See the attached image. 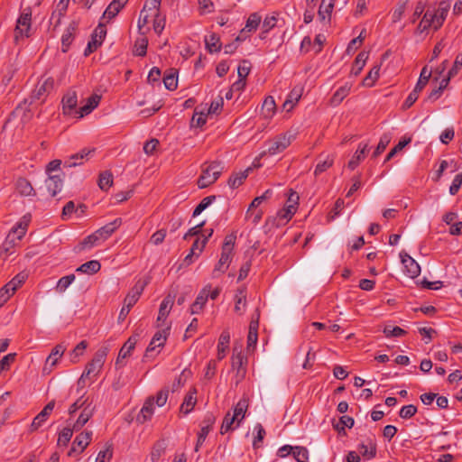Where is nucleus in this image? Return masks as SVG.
<instances>
[{"label": "nucleus", "mask_w": 462, "mask_h": 462, "mask_svg": "<svg viewBox=\"0 0 462 462\" xmlns=\"http://www.w3.org/2000/svg\"><path fill=\"white\" fill-rule=\"evenodd\" d=\"M236 238V236L233 234L228 235L225 237V241L222 245L220 258L213 270V277H217L218 273H224L226 271L231 262V255L234 249Z\"/></svg>", "instance_id": "nucleus-1"}, {"label": "nucleus", "mask_w": 462, "mask_h": 462, "mask_svg": "<svg viewBox=\"0 0 462 462\" xmlns=\"http://www.w3.org/2000/svg\"><path fill=\"white\" fill-rule=\"evenodd\" d=\"M223 169L222 163L218 162H212L208 165H203L201 174L197 182L198 187L204 189L215 183L220 177Z\"/></svg>", "instance_id": "nucleus-2"}, {"label": "nucleus", "mask_w": 462, "mask_h": 462, "mask_svg": "<svg viewBox=\"0 0 462 462\" xmlns=\"http://www.w3.org/2000/svg\"><path fill=\"white\" fill-rule=\"evenodd\" d=\"M32 34V12L25 9L22 12L16 21L14 28V41L15 44H19L24 39L29 38Z\"/></svg>", "instance_id": "nucleus-3"}, {"label": "nucleus", "mask_w": 462, "mask_h": 462, "mask_svg": "<svg viewBox=\"0 0 462 462\" xmlns=\"http://www.w3.org/2000/svg\"><path fill=\"white\" fill-rule=\"evenodd\" d=\"M108 353L107 346L100 347L94 355L92 360L87 364L86 368L83 372L84 377L90 378V383H94L98 374L100 373L106 356Z\"/></svg>", "instance_id": "nucleus-4"}, {"label": "nucleus", "mask_w": 462, "mask_h": 462, "mask_svg": "<svg viewBox=\"0 0 462 462\" xmlns=\"http://www.w3.org/2000/svg\"><path fill=\"white\" fill-rule=\"evenodd\" d=\"M294 136L285 133L275 136L265 143L266 150L263 153L268 155H276L286 150L291 143Z\"/></svg>", "instance_id": "nucleus-5"}, {"label": "nucleus", "mask_w": 462, "mask_h": 462, "mask_svg": "<svg viewBox=\"0 0 462 462\" xmlns=\"http://www.w3.org/2000/svg\"><path fill=\"white\" fill-rule=\"evenodd\" d=\"M299 196L295 191L291 190L288 198L289 205L279 210L275 217V225L277 226H284L295 214L296 205L298 204Z\"/></svg>", "instance_id": "nucleus-6"}, {"label": "nucleus", "mask_w": 462, "mask_h": 462, "mask_svg": "<svg viewBox=\"0 0 462 462\" xmlns=\"http://www.w3.org/2000/svg\"><path fill=\"white\" fill-rule=\"evenodd\" d=\"M216 421V417L213 413L208 412L202 422H201V428L199 432L198 433V439L195 446V451L198 452L200 448V447L203 445L207 436L208 435L209 431L211 430L214 423Z\"/></svg>", "instance_id": "nucleus-7"}, {"label": "nucleus", "mask_w": 462, "mask_h": 462, "mask_svg": "<svg viewBox=\"0 0 462 462\" xmlns=\"http://www.w3.org/2000/svg\"><path fill=\"white\" fill-rule=\"evenodd\" d=\"M62 110L64 115L72 116L74 115L76 117L79 116V109H77L78 106V95L74 89H69L67 93L63 96L62 100Z\"/></svg>", "instance_id": "nucleus-8"}, {"label": "nucleus", "mask_w": 462, "mask_h": 462, "mask_svg": "<svg viewBox=\"0 0 462 462\" xmlns=\"http://www.w3.org/2000/svg\"><path fill=\"white\" fill-rule=\"evenodd\" d=\"M175 298V294L169 293L162 301L156 319V325L158 328L163 327L164 322L166 321V319L174 304Z\"/></svg>", "instance_id": "nucleus-9"}, {"label": "nucleus", "mask_w": 462, "mask_h": 462, "mask_svg": "<svg viewBox=\"0 0 462 462\" xmlns=\"http://www.w3.org/2000/svg\"><path fill=\"white\" fill-rule=\"evenodd\" d=\"M247 359L242 353V351L236 352V348L233 350L232 356V367L236 370V383L244 379L246 370L245 365H246Z\"/></svg>", "instance_id": "nucleus-10"}, {"label": "nucleus", "mask_w": 462, "mask_h": 462, "mask_svg": "<svg viewBox=\"0 0 462 462\" xmlns=\"http://www.w3.org/2000/svg\"><path fill=\"white\" fill-rule=\"evenodd\" d=\"M29 219L23 217L9 232L6 237V245L20 241L25 235Z\"/></svg>", "instance_id": "nucleus-11"}, {"label": "nucleus", "mask_w": 462, "mask_h": 462, "mask_svg": "<svg viewBox=\"0 0 462 462\" xmlns=\"http://www.w3.org/2000/svg\"><path fill=\"white\" fill-rule=\"evenodd\" d=\"M95 152V149H82L80 152L71 155L68 160H65L63 166L65 168H72L82 165L85 161H88L89 156Z\"/></svg>", "instance_id": "nucleus-12"}, {"label": "nucleus", "mask_w": 462, "mask_h": 462, "mask_svg": "<svg viewBox=\"0 0 462 462\" xmlns=\"http://www.w3.org/2000/svg\"><path fill=\"white\" fill-rule=\"evenodd\" d=\"M170 329H171V325H168L165 328H162L161 330L157 331L153 335L148 347L146 348V356L149 353L154 351L156 347H162L164 346V344L167 340V337L169 336Z\"/></svg>", "instance_id": "nucleus-13"}, {"label": "nucleus", "mask_w": 462, "mask_h": 462, "mask_svg": "<svg viewBox=\"0 0 462 462\" xmlns=\"http://www.w3.org/2000/svg\"><path fill=\"white\" fill-rule=\"evenodd\" d=\"M92 431H84L79 434L72 444L70 450L69 451V456H71L74 452H83L84 449L88 446L91 441Z\"/></svg>", "instance_id": "nucleus-14"}, {"label": "nucleus", "mask_w": 462, "mask_h": 462, "mask_svg": "<svg viewBox=\"0 0 462 462\" xmlns=\"http://www.w3.org/2000/svg\"><path fill=\"white\" fill-rule=\"evenodd\" d=\"M402 263H403L407 273L411 277H417L420 273V267L419 263L411 257L407 253L402 252L400 254Z\"/></svg>", "instance_id": "nucleus-15"}, {"label": "nucleus", "mask_w": 462, "mask_h": 462, "mask_svg": "<svg viewBox=\"0 0 462 462\" xmlns=\"http://www.w3.org/2000/svg\"><path fill=\"white\" fill-rule=\"evenodd\" d=\"M92 402H93L91 400L88 403L86 404V406H84L79 418L72 425L73 429L76 431L79 430L93 416L94 411H95V406L92 405Z\"/></svg>", "instance_id": "nucleus-16"}, {"label": "nucleus", "mask_w": 462, "mask_h": 462, "mask_svg": "<svg viewBox=\"0 0 462 462\" xmlns=\"http://www.w3.org/2000/svg\"><path fill=\"white\" fill-rule=\"evenodd\" d=\"M146 285L145 282H137L133 289L128 292L125 298L124 304L132 308L139 300L143 289Z\"/></svg>", "instance_id": "nucleus-17"}, {"label": "nucleus", "mask_w": 462, "mask_h": 462, "mask_svg": "<svg viewBox=\"0 0 462 462\" xmlns=\"http://www.w3.org/2000/svg\"><path fill=\"white\" fill-rule=\"evenodd\" d=\"M127 2L128 0H113L105 10L102 19H106V22L114 19L125 7Z\"/></svg>", "instance_id": "nucleus-18"}, {"label": "nucleus", "mask_w": 462, "mask_h": 462, "mask_svg": "<svg viewBox=\"0 0 462 462\" xmlns=\"http://www.w3.org/2000/svg\"><path fill=\"white\" fill-rule=\"evenodd\" d=\"M139 337L140 334L134 333L128 338V340L124 344L119 351L116 364L121 362L122 359H125L130 356L131 352L134 349Z\"/></svg>", "instance_id": "nucleus-19"}, {"label": "nucleus", "mask_w": 462, "mask_h": 462, "mask_svg": "<svg viewBox=\"0 0 462 462\" xmlns=\"http://www.w3.org/2000/svg\"><path fill=\"white\" fill-rule=\"evenodd\" d=\"M211 288L210 284L206 285L199 293L197 296L195 301L190 307V313L191 314H198L206 304L208 299V289Z\"/></svg>", "instance_id": "nucleus-20"}, {"label": "nucleus", "mask_w": 462, "mask_h": 462, "mask_svg": "<svg viewBox=\"0 0 462 462\" xmlns=\"http://www.w3.org/2000/svg\"><path fill=\"white\" fill-rule=\"evenodd\" d=\"M45 184L51 196L54 197L60 192L63 187V179L60 175H48Z\"/></svg>", "instance_id": "nucleus-21"}, {"label": "nucleus", "mask_w": 462, "mask_h": 462, "mask_svg": "<svg viewBox=\"0 0 462 462\" xmlns=\"http://www.w3.org/2000/svg\"><path fill=\"white\" fill-rule=\"evenodd\" d=\"M53 86L54 80L51 78H47L42 82H39L33 91L32 98L37 100L42 99L53 88Z\"/></svg>", "instance_id": "nucleus-22"}, {"label": "nucleus", "mask_w": 462, "mask_h": 462, "mask_svg": "<svg viewBox=\"0 0 462 462\" xmlns=\"http://www.w3.org/2000/svg\"><path fill=\"white\" fill-rule=\"evenodd\" d=\"M122 225L121 218H116L114 221L105 225L96 231L99 240L107 239L120 226Z\"/></svg>", "instance_id": "nucleus-23"}, {"label": "nucleus", "mask_w": 462, "mask_h": 462, "mask_svg": "<svg viewBox=\"0 0 462 462\" xmlns=\"http://www.w3.org/2000/svg\"><path fill=\"white\" fill-rule=\"evenodd\" d=\"M154 412V401L153 398H148L143 403L139 414L137 415L136 420L139 423H144L149 420Z\"/></svg>", "instance_id": "nucleus-24"}, {"label": "nucleus", "mask_w": 462, "mask_h": 462, "mask_svg": "<svg viewBox=\"0 0 462 462\" xmlns=\"http://www.w3.org/2000/svg\"><path fill=\"white\" fill-rule=\"evenodd\" d=\"M246 309V289L240 287L237 289L235 295V312L238 315H243Z\"/></svg>", "instance_id": "nucleus-25"}, {"label": "nucleus", "mask_w": 462, "mask_h": 462, "mask_svg": "<svg viewBox=\"0 0 462 462\" xmlns=\"http://www.w3.org/2000/svg\"><path fill=\"white\" fill-rule=\"evenodd\" d=\"M100 99V96L97 94L91 95L87 99V103L79 109L78 118H82L84 116L90 114L98 106Z\"/></svg>", "instance_id": "nucleus-26"}, {"label": "nucleus", "mask_w": 462, "mask_h": 462, "mask_svg": "<svg viewBox=\"0 0 462 462\" xmlns=\"http://www.w3.org/2000/svg\"><path fill=\"white\" fill-rule=\"evenodd\" d=\"M78 28V23L76 22H71L67 27L61 37V44H62V51H68L70 44L73 42L75 32Z\"/></svg>", "instance_id": "nucleus-27"}, {"label": "nucleus", "mask_w": 462, "mask_h": 462, "mask_svg": "<svg viewBox=\"0 0 462 462\" xmlns=\"http://www.w3.org/2000/svg\"><path fill=\"white\" fill-rule=\"evenodd\" d=\"M359 452L360 454L367 459L373 458L376 455V443L375 440L372 438H368L366 439V443H362L359 445Z\"/></svg>", "instance_id": "nucleus-28"}, {"label": "nucleus", "mask_w": 462, "mask_h": 462, "mask_svg": "<svg viewBox=\"0 0 462 462\" xmlns=\"http://www.w3.org/2000/svg\"><path fill=\"white\" fill-rule=\"evenodd\" d=\"M230 334L227 329H225L218 339L217 343V359L222 360L226 356V352L229 347Z\"/></svg>", "instance_id": "nucleus-29"}, {"label": "nucleus", "mask_w": 462, "mask_h": 462, "mask_svg": "<svg viewBox=\"0 0 462 462\" xmlns=\"http://www.w3.org/2000/svg\"><path fill=\"white\" fill-rule=\"evenodd\" d=\"M352 88V84L346 82L340 87L331 97L330 104L334 106H338L345 97L348 96Z\"/></svg>", "instance_id": "nucleus-30"}, {"label": "nucleus", "mask_w": 462, "mask_h": 462, "mask_svg": "<svg viewBox=\"0 0 462 462\" xmlns=\"http://www.w3.org/2000/svg\"><path fill=\"white\" fill-rule=\"evenodd\" d=\"M197 389L192 388L185 396L184 401L180 406V411L184 414L189 413L193 409L197 402Z\"/></svg>", "instance_id": "nucleus-31"}, {"label": "nucleus", "mask_w": 462, "mask_h": 462, "mask_svg": "<svg viewBox=\"0 0 462 462\" xmlns=\"http://www.w3.org/2000/svg\"><path fill=\"white\" fill-rule=\"evenodd\" d=\"M248 408V400L242 398L235 406L232 416L236 420V427H238L241 421L245 416V412Z\"/></svg>", "instance_id": "nucleus-32"}, {"label": "nucleus", "mask_w": 462, "mask_h": 462, "mask_svg": "<svg viewBox=\"0 0 462 462\" xmlns=\"http://www.w3.org/2000/svg\"><path fill=\"white\" fill-rule=\"evenodd\" d=\"M18 193L22 196H34L35 191L31 182L25 178H19L15 183Z\"/></svg>", "instance_id": "nucleus-33"}, {"label": "nucleus", "mask_w": 462, "mask_h": 462, "mask_svg": "<svg viewBox=\"0 0 462 462\" xmlns=\"http://www.w3.org/2000/svg\"><path fill=\"white\" fill-rule=\"evenodd\" d=\"M368 52L361 51L357 54L351 69V75L357 76L365 65L368 59Z\"/></svg>", "instance_id": "nucleus-34"}, {"label": "nucleus", "mask_w": 462, "mask_h": 462, "mask_svg": "<svg viewBox=\"0 0 462 462\" xmlns=\"http://www.w3.org/2000/svg\"><path fill=\"white\" fill-rule=\"evenodd\" d=\"M367 146L368 145L366 143L364 144L363 146L361 143L359 144L358 149L356 150L351 160L348 162L347 166L349 169L355 170L358 166L360 162L365 158V152L367 151Z\"/></svg>", "instance_id": "nucleus-35"}, {"label": "nucleus", "mask_w": 462, "mask_h": 462, "mask_svg": "<svg viewBox=\"0 0 462 462\" xmlns=\"http://www.w3.org/2000/svg\"><path fill=\"white\" fill-rule=\"evenodd\" d=\"M275 109H276V105H275L274 98L271 96L267 97L263 100V103L262 105V111H261L262 115L265 118H270L274 115Z\"/></svg>", "instance_id": "nucleus-36"}, {"label": "nucleus", "mask_w": 462, "mask_h": 462, "mask_svg": "<svg viewBox=\"0 0 462 462\" xmlns=\"http://www.w3.org/2000/svg\"><path fill=\"white\" fill-rule=\"evenodd\" d=\"M166 442L163 439L154 443L150 454L152 462H158L160 460L166 450Z\"/></svg>", "instance_id": "nucleus-37"}, {"label": "nucleus", "mask_w": 462, "mask_h": 462, "mask_svg": "<svg viewBox=\"0 0 462 462\" xmlns=\"http://www.w3.org/2000/svg\"><path fill=\"white\" fill-rule=\"evenodd\" d=\"M101 268V264L97 260L88 261L79 267L77 268V272L87 273V274H94L97 273Z\"/></svg>", "instance_id": "nucleus-38"}, {"label": "nucleus", "mask_w": 462, "mask_h": 462, "mask_svg": "<svg viewBox=\"0 0 462 462\" xmlns=\"http://www.w3.org/2000/svg\"><path fill=\"white\" fill-rule=\"evenodd\" d=\"M380 69H381V66L380 65L374 66L369 70V72L367 73L365 78L363 79L362 85L364 87H367V88L373 87L374 85V83L376 82V80L378 79V78H379Z\"/></svg>", "instance_id": "nucleus-39"}, {"label": "nucleus", "mask_w": 462, "mask_h": 462, "mask_svg": "<svg viewBox=\"0 0 462 462\" xmlns=\"http://www.w3.org/2000/svg\"><path fill=\"white\" fill-rule=\"evenodd\" d=\"M302 89L300 88H294L289 94L287 99L283 103V106L288 110L293 108L295 104L300 100L301 97Z\"/></svg>", "instance_id": "nucleus-40"}, {"label": "nucleus", "mask_w": 462, "mask_h": 462, "mask_svg": "<svg viewBox=\"0 0 462 462\" xmlns=\"http://www.w3.org/2000/svg\"><path fill=\"white\" fill-rule=\"evenodd\" d=\"M205 42L209 52H217L221 49L219 37L216 33H211L206 37Z\"/></svg>", "instance_id": "nucleus-41"}, {"label": "nucleus", "mask_w": 462, "mask_h": 462, "mask_svg": "<svg viewBox=\"0 0 462 462\" xmlns=\"http://www.w3.org/2000/svg\"><path fill=\"white\" fill-rule=\"evenodd\" d=\"M448 83H449V78L444 77L441 79L439 86L438 88H434L433 90H431V92L429 94L428 99L432 102L439 99L440 97V96L442 95L444 89L448 87Z\"/></svg>", "instance_id": "nucleus-42"}, {"label": "nucleus", "mask_w": 462, "mask_h": 462, "mask_svg": "<svg viewBox=\"0 0 462 462\" xmlns=\"http://www.w3.org/2000/svg\"><path fill=\"white\" fill-rule=\"evenodd\" d=\"M65 347L61 345L56 346L46 359V365L54 366L58 359L63 355Z\"/></svg>", "instance_id": "nucleus-43"}, {"label": "nucleus", "mask_w": 462, "mask_h": 462, "mask_svg": "<svg viewBox=\"0 0 462 462\" xmlns=\"http://www.w3.org/2000/svg\"><path fill=\"white\" fill-rule=\"evenodd\" d=\"M75 430L73 429V426L72 427H65L60 433H59V438H58V446H63V447H66L68 445V443L69 442L72 435H73V431Z\"/></svg>", "instance_id": "nucleus-44"}, {"label": "nucleus", "mask_w": 462, "mask_h": 462, "mask_svg": "<svg viewBox=\"0 0 462 462\" xmlns=\"http://www.w3.org/2000/svg\"><path fill=\"white\" fill-rule=\"evenodd\" d=\"M431 76V71L428 69V68L425 66L421 69L420 78L418 79L417 84L415 85L414 89H416L419 92H421V90L425 88V86L428 84L429 79Z\"/></svg>", "instance_id": "nucleus-45"}, {"label": "nucleus", "mask_w": 462, "mask_h": 462, "mask_svg": "<svg viewBox=\"0 0 462 462\" xmlns=\"http://www.w3.org/2000/svg\"><path fill=\"white\" fill-rule=\"evenodd\" d=\"M27 275L23 273H20L16 274L9 282L5 285L13 293L16 291V290L22 286V284L25 282Z\"/></svg>", "instance_id": "nucleus-46"}, {"label": "nucleus", "mask_w": 462, "mask_h": 462, "mask_svg": "<svg viewBox=\"0 0 462 462\" xmlns=\"http://www.w3.org/2000/svg\"><path fill=\"white\" fill-rule=\"evenodd\" d=\"M248 171L233 174L228 180V185L232 189L238 188L248 176Z\"/></svg>", "instance_id": "nucleus-47"}, {"label": "nucleus", "mask_w": 462, "mask_h": 462, "mask_svg": "<svg viewBox=\"0 0 462 462\" xmlns=\"http://www.w3.org/2000/svg\"><path fill=\"white\" fill-rule=\"evenodd\" d=\"M113 184V175L110 171H104L100 173L98 179V187L102 190H107Z\"/></svg>", "instance_id": "nucleus-48"}, {"label": "nucleus", "mask_w": 462, "mask_h": 462, "mask_svg": "<svg viewBox=\"0 0 462 462\" xmlns=\"http://www.w3.org/2000/svg\"><path fill=\"white\" fill-rule=\"evenodd\" d=\"M236 421V420L231 415L230 411H228L226 416L224 417L221 428H220V433L226 434V432L230 430H234L236 427L233 426L234 423Z\"/></svg>", "instance_id": "nucleus-49"}, {"label": "nucleus", "mask_w": 462, "mask_h": 462, "mask_svg": "<svg viewBox=\"0 0 462 462\" xmlns=\"http://www.w3.org/2000/svg\"><path fill=\"white\" fill-rule=\"evenodd\" d=\"M163 83L168 90H175L178 87V76L176 70H171L163 78Z\"/></svg>", "instance_id": "nucleus-50"}, {"label": "nucleus", "mask_w": 462, "mask_h": 462, "mask_svg": "<svg viewBox=\"0 0 462 462\" xmlns=\"http://www.w3.org/2000/svg\"><path fill=\"white\" fill-rule=\"evenodd\" d=\"M91 400L89 397H85V393H82L77 401H75L69 408V414L72 416L78 410L83 409L87 403Z\"/></svg>", "instance_id": "nucleus-51"}, {"label": "nucleus", "mask_w": 462, "mask_h": 462, "mask_svg": "<svg viewBox=\"0 0 462 462\" xmlns=\"http://www.w3.org/2000/svg\"><path fill=\"white\" fill-rule=\"evenodd\" d=\"M260 23H261V16L258 14L254 13V14H250V16L248 17V19L246 21V24L243 31H246L248 32H254L257 29Z\"/></svg>", "instance_id": "nucleus-52"}, {"label": "nucleus", "mask_w": 462, "mask_h": 462, "mask_svg": "<svg viewBox=\"0 0 462 462\" xmlns=\"http://www.w3.org/2000/svg\"><path fill=\"white\" fill-rule=\"evenodd\" d=\"M334 163V158L330 155H327L324 161L319 162L317 164L314 174L315 176H318L321 174L322 172L326 171L328 169H329Z\"/></svg>", "instance_id": "nucleus-53"}, {"label": "nucleus", "mask_w": 462, "mask_h": 462, "mask_svg": "<svg viewBox=\"0 0 462 462\" xmlns=\"http://www.w3.org/2000/svg\"><path fill=\"white\" fill-rule=\"evenodd\" d=\"M292 456L297 462H308L309 460V451L305 447H294Z\"/></svg>", "instance_id": "nucleus-54"}, {"label": "nucleus", "mask_w": 462, "mask_h": 462, "mask_svg": "<svg viewBox=\"0 0 462 462\" xmlns=\"http://www.w3.org/2000/svg\"><path fill=\"white\" fill-rule=\"evenodd\" d=\"M430 27H432V12L430 10H427L419 23L417 30L420 32H424Z\"/></svg>", "instance_id": "nucleus-55"}, {"label": "nucleus", "mask_w": 462, "mask_h": 462, "mask_svg": "<svg viewBox=\"0 0 462 462\" xmlns=\"http://www.w3.org/2000/svg\"><path fill=\"white\" fill-rule=\"evenodd\" d=\"M391 139H392V136L390 134H383L381 136L380 141L377 144V147L375 148V150L374 152L373 157L379 156L386 149L387 145L391 142Z\"/></svg>", "instance_id": "nucleus-56"}, {"label": "nucleus", "mask_w": 462, "mask_h": 462, "mask_svg": "<svg viewBox=\"0 0 462 462\" xmlns=\"http://www.w3.org/2000/svg\"><path fill=\"white\" fill-rule=\"evenodd\" d=\"M75 278L76 277L74 274L61 277L57 282L56 290L59 292H64L67 288L75 281Z\"/></svg>", "instance_id": "nucleus-57"}, {"label": "nucleus", "mask_w": 462, "mask_h": 462, "mask_svg": "<svg viewBox=\"0 0 462 462\" xmlns=\"http://www.w3.org/2000/svg\"><path fill=\"white\" fill-rule=\"evenodd\" d=\"M67 5H68L67 3L63 4V1H61L59 5V6L61 5V8L59 9L58 11L52 12L51 18H50V23L51 24H54V26H57L60 24V19L66 12Z\"/></svg>", "instance_id": "nucleus-58"}, {"label": "nucleus", "mask_w": 462, "mask_h": 462, "mask_svg": "<svg viewBox=\"0 0 462 462\" xmlns=\"http://www.w3.org/2000/svg\"><path fill=\"white\" fill-rule=\"evenodd\" d=\"M148 41L145 38L137 40L134 43V54L135 56L143 57L147 51Z\"/></svg>", "instance_id": "nucleus-59"}, {"label": "nucleus", "mask_w": 462, "mask_h": 462, "mask_svg": "<svg viewBox=\"0 0 462 462\" xmlns=\"http://www.w3.org/2000/svg\"><path fill=\"white\" fill-rule=\"evenodd\" d=\"M383 333L386 337H398L404 336L406 334V331L400 327H393L391 325H387L383 328Z\"/></svg>", "instance_id": "nucleus-60"}, {"label": "nucleus", "mask_w": 462, "mask_h": 462, "mask_svg": "<svg viewBox=\"0 0 462 462\" xmlns=\"http://www.w3.org/2000/svg\"><path fill=\"white\" fill-rule=\"evenodd\" d=\"M411 142V138H403L390 151L385 158V162L390 161L398 152L402 151L406 145Z\"/></svg>", "instance_id": "nucleus-61"}, {"label": "nucleus", "mask_w": 462, "mask_h": 462, "mask_svg": "<svg viewBox=\"0 0 462 462\" xmlns=\"http://www.w3.org/2000/svg\"><path fill=\"white\" fill-rule=\"evenodd\" d=\"M216 199V196H208L204 198L199 204L195 208L192 216H199L203 210H205L211 203Z\"/></svg>", "instance_id": "nucleus-62"}, {"label": "nucleus", "mask_w": 462, "mask_h": 462, "mask_svg": "<svg viewBox=\"0 0 462 462\" xmlns=\"http://www.w3.org/2000/svg\"><path fill=\"white\" fill-rule=\"evenodd\" d=\"M49 414L42 410L40 413L36 415L31 424V431L37 430L48 419Z\"/></svg>", "instance_id": "nucleus-63"}, {"label": "nucleus", "mask_w": 462, "mask_h": 462, "mask_svg": "<svg viewBox=\"0 0 462 462\" xmlns=\"http://www.w3.org/2000/svg\"><path fill=\"white\" fill-rule=\"evenodd\" d=\"M461 68H462V52L459 53L456 57L454 64H453L452 68L449 69L446 78H449V80H450L452 78H454L456 75L458 74Z\"/></svg>", "instance_id": "nucleus-64"}]
</instances>
